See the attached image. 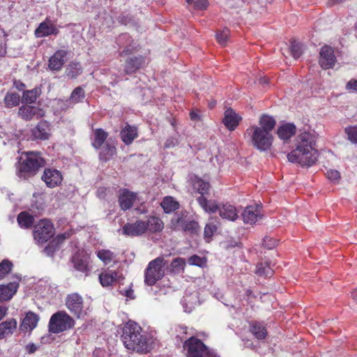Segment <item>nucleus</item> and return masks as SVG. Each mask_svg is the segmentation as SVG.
<instances>
[{"mask_svg": "<svg viewBox=\"0 0 357 357\" xmlns=\"http://www.w3.org/2000/svg\"><path fill=\"white\" fill-rule=\"evenodd\" d=\"M57 29L52 24L43 22L40 24L39 26L35 31V34L38 38L47 36L51 34H57Z\"/></svg>", "mask_w": 357, "mask_h": 357, "instance_id": "obj_28", "label": "nucleus"}, {"mask_svg": "<svg viewBox=\"0 0 357 357\" xmlns=\"http://www.w3.org/2000/svg\"><path fill=\"white\" fill-rule=\"evenodd\" d=\"M74 319L65 311L54 313L49 322V331L53 333H59L70 329L74 326Z\"/></svg>", "mask_w": 357, "mask_h": 357, "instance_id": "obj_8", "label": "nucleus"}, {"mask_svg": "<svg viewBox=\"0 0 357 357\" xmlns=\"http://www.w3.org/2000/svg\"><path fill=\"white\" fill-rule=\"evenodd\" d=\"M108 134L104 130L98 128L94 130V139L92 142L93 146L99 149L107 139Z\"/></svg>", "mask_w": 357, "mask_h": 357, "instance_id": "obj_33", "label": "nucleus"}, {"mask_svg": "<svg viewBox=\"0 0 357 357\" xmlns=\"http://www.w3.org/2000/svg\"><path fill=\"white\" fill-rule=\"evenodd\" d=\"M45 165V159L39 153L28 152L25 158H20L17 166V175L22 179H28L35 176Z\"/></svg>", "mask_w": 357, "mask_h": 357, "instance_id": "obj_4", "label": "nucleus"}, {"mask_svg": "<svg viewBox=\"0 0 357 357\" xmlns=\"http://www.w3.org/2000/svg\"><path fill=\"white\" fill-rule=\"evenodd\" d=\"M97 257L107 265L115 257V255L109 250H100L97 252Z\"/></svg>", "mask_w": 357, "mask_h": 357, "instance_id": "obj_41", "label": "nucleus"}, {"mask_svg": "<svg viewBox=\"0 0 357 357\" xmlns=\"http://www.w3.org/2000/svg\"><path fill=\"white\" fill-rule=\"evenodd\" d=\"M194 188L197 190V192L201 195L200 196L204 197L205 194H207L209 188L210 184L208 182H206L202 179H197L194 182Z\"/></svg>", "mask_w": 357, "mask_h": 357, "instance_id": "obj_40", "label": "nucleus"}, {"mask_svg": "<svg viewBox=\"0 0 357 357\" xmlns=\"http://www.w3.org/2000/svg\"><path fill=\"white\" fill-rule=\"evenodd\" d=\"M69 66L70 68H73L76 70V71H73V70H70L68 73V75L70 76H71L72 77H75V76H77V74L79 73V72L81 70V65L79 63L72 62L70 63Z\"/></svg>", "mask_w": 357, "mask_h": 357, "instance_id": "obj_49", "label": "nucleus"}, {"mask_svg": "<svg viewBox=\"0 0 357 357\" xmlns=\"http://www.w3.org/2000/svg\"><path fill=\"white\" fill-rule=\"evenodd\" d=\"M25 84L22 82H20L19 84H16V88L20 91L23 90Z\"/></svg>", "mask_w": 357, "mask_h": 357, "instance_id": "obj_60", "label": "nucleus"}, {"mask_svg": "<svg viewBox=\"0 0 357 357\" xmlns=\"http://www.w3.org/2000/svg\"><path fill=\"white\" fill-rule=\"evenodd\" d=\"M197 200L206 212L214 213L218 211L222 218L230 221H235L238 218L236 207L229 203L218 204L202 196L197 197Z\"/></svg>", "mask_w": 357, "mask_h": 357, "instance_id": "obj_5", "label": "nucleus"}, {"mask_svg": "<svg viewBox=\"0 0 357 357\" xmlns=\"http://www.w3.org/2000/svg\"><path fill=\"white\" fill-rule=\"evenodd\" d=\"M190 117L192 121H199L201 119L200 116L199 114V112L192 111L190 113Z\"/></svg>", "mask_w": 357, "mask_h": 357, "instance_id": "obj_56", "label": "nucleus"}, {"mask_svg": "<svg viewBox=\"0 0 357 357\" xmlns=\"http://www.w3.org/2000/svg\"><path fill=\"white\" fill-rule=\"evenodd\" d=\"M252 333L259 340L264 339L266 336L265 327L259 323H253L251 328Z\"/></svg>", "mask_w": 357, "mask_h": 357, "instance_id": "obj_39", "label": "nucleus"}, {"mask_svg": "<svg viewBox=\"0 0 357 357\" xmlns=\"http://www.w3.org/2000/svg\"><path fill=\"white\" fill-rule=\"evenodd\" d=\"M47 187L54 188L59 185L62 181L61 173L56 169H46L41 177Z\"/></svg>", "mask_w": 357, "mask_h": 357, "instance_id": "obj_17", "label": "nucleus"}, {"mask_svg": "<svg viewBox=\"0 0 357 357\" xmlns=\"http://www.w3.org/2000/svg\"><path fill=\"white\" fill-rule=\"evenodd\" d=\"M116 42L120 48H123L120 53L121 55L131 54L136 49V46L132 45L131 37L127 33L120 35Z\"/></svg>", "mask_w": 357, "mask_h": 357, "instance_id": "obj_24", "label": "nucleus"}, {"mask_svg": "<svg viewBox=\"0 0 357 357\" xmlns=\"http://www.w3.org/2000/svg\"><path fill=\"white\" fill-rule=\"evenodd\" d=\"M229 31L227 29H224L222 31L217 32L216 39L220 45L225 46L229 38Z\"/></svg>", "mask_w": 357, "mask_h": 357, "instance_id": "obj_44", "label": "nucleus"}, {"mask_svg": "<svg viewBox=\"0 0 357 357\" xmlns=\"http://www.w3.org/2000/svg\"><path fill=\"white\" fill-rule=\"evenodd\" d=\"M241 117L232 109L229 108L225 112L222 122L227 128L231 131L234 130L238 126Z\"/></svg>", "mask_w": 357, "mask_h": 357, "instance_id": "obj_20", "label": "nucleus"}, {"mask_svg": "<svg viewBox=\"0 0 357 357\" xmlns=\"http://www.w3.org/2000/svg\"><path fill=\"white\" fill-rule=\"evenodd\" d=\"M41 93L40 89L34 88L31 90H27L24 91L22 100L24 103H33L34 102Z\"/></svg>", "mask_w": 357, "mask_h": 357, "instance_id": "obj_35", "label": "nucleus"}, {"mask_svg": "<svg viewBox=\"0 0 357 357\" xmlns=\"http://www.w3.org/2000/svg\"><path fill=\"white\" fill-rule=\"evenodd\" d=\"M17 328V321L10 319L0 324V339L13 334Z\"/></svg>", "mask_w": 357, "mask_h": 357, "instance_id": "obj_29", "label": "nucleus"}, {"mask_svg": "<svg viewBox=\"0 0 357 357\" xmlns=\"http://www.w3.org/2000/svg\"><path fill=\"white\" fill-rule=\"evenodd\" d=\"M74 268L86 275H88L91 268L89 266V257L87 255L76 254L72 259Z\"/></svg>", "mask_w": 357, "mask_h": 357, "instance_id": "obj_18", "label": "nucleus"}, {"mask_svg": "<svg viewBox=\"0 0 357 357\" xmlns=\"http://www.w3.org/2000/svg\"><path fill=\"white\" fill-rule=\"evenodd\" d=\"M84 89L82 87L78 86L73 91L70 98L68 100H66V103L68 105L75 104L80 102L82 100L84 99Z\"/></svg>", "mask_w": 357, "mask_h": 357, "instance_id": "obj_37", "label": "nucleus"}, {"mask_svg": "<svg viewBox=\"0 0 357 357\" xmlns=\"http://www.w3.org/2000/svg\"><path fill=\"white\" fill-rule=\"evenodd\" d=\"M346 89L350 91L357 92V79H351L346 85Z\"/></svg>", "mask_w": 357, "mask_h": 357, "instance_id": "obj_54", "label": "nucleus"}, {"mask_svg": "<svg viewBox=\"0 0 357 357\" xmlns=\"http://www.w3.org/2000/svg\"><path fill=\"white\" fill-rule=\"evenodd\" d=\"M122 340L126 349L141 354H146L151 349V343L147 335L142 333V328L134 321H128L124 328Z\"/></svg>", "mask_w": 357, "mask_h": 357, "instance_id": "obj_3", "label": "nucleus"}, {"mask_svg": "<svg viewBox=\"0 0 357 357\" xmlns=\"http://www.w3.org/2000/svg\"><path fill=\"white\" fill-rule=\"evenodd\" d=\"M137 194L128 189L121 190L119 196V202L121 208L123 211L130 209L136 202Z\"/></svg>", "mask_w": 357, "mask_h": 357, "instance_id": "obj_14", "label": "nucleus"}, {"mask_svg": "<svg viewBox=\"0 0 357 357\" xmlns=\"http://www.w3.org/2000/svg\"><path fill=\"white\" fill-rule=\"evenodd\" d=\"M259 82L261 84H267L268 83V78H266V77H261L259 79Z\"/></svg>", "mask_w": 357, "mask_h": 357, "instance_id": "obj_59", "label": "nucleus"}, {"mask_svg": "<svg viewBox=\"0 0 357 357\" xmlns=\"http://www.w3.org/2000/svg\"><path fill=\"white\" fill-rule=\"evenodd\" d=\"M38 347L33 343H31L26 345V349L29 354H33L37 350Z\"/></svg>", "mask_w": 357, "mask_h": 357, "instance_id": "obj_55", "label": "nucleus"}, {"mask_svg": "<svg viewBox=\"0 0 357 357\" xmlns=\"http://www.w3.org/2000/svg\"><path fill=\"white\" fill-rule=\"evenodd\" d=\"M146 227V232L157 233L161 231L164 227L162 221L155 216L150 217L146 221H145Z\"/></svg>", "mask_w": 357, "mask_h": 357, "instance_id": "obj_31", "label": "nucleus"}, {"mask_svg": "<svg viewBox=\"0 0 357 357\" xmlns=\"http://www.w3.org/2000/svg\"><path fill=\"white\" fill-rule=\"evenodd\" d=\"M167 261L163 257H157L149 262L144 274V282L152 286L165 275V267Z\"/></svg>", "mask_w": 357, "mask_h": 357, "instance_id": "obj_6", "label": "nucleus"}, {"mask_svg": "<svg viewBox=\"0 0 357 357\" xmlns=\"http://www.w3.org/2000/svg\"><path fill=\"white\" fill-rule=\"evenodd\" d=\"M243 222L246 224H255L261 219L259 209L252 206H247L242 213Z\"/></svg>", "mask_w": 357, "mask_h": 357, "instance_id": "obj_23", "label": "nucleus"}, {"mask_svg": "<svg viewBox=\"0 0 357 357\" xmlns=\"http://www.w3.org/2000/svg\"><path fill=\"white\" fill-rule=\"evenodd\" d=\"M319 62L324 69H329L334 67L336 58L333 50L331 47L325 45L321 49Z\"/></svg>", "mask_w": 357, "mask_h": 357, "instance_id": "obj_13", "label": "nucleus"}, {"mask_svg": "<svg viewBox=\"0 0 357 357\" xmlns=\"http://www.w3.org/2000/svg\"><path fill=\"white\" fill-rule=\"evenodd\" d=\"M276 124L273 117L264 114L259 118L258 126H252L247 130L251 137V142L257 149L264 151L268 150L273 141L272 130Z\"/></svg>", "mask_w": 357, "mask_h": 357, "instance_id": "obj_2", "label": "nucleus"}, {"mask_svg": "<svg viewBox=\"0 0 357 357\" xmlns=\"http://www.w3.org/2000/svg\"><path fill=\"white\" fill-rule=\"evenodd\" d=\"M187 351V357H217L213 351H211L199 339L191 337L183 344Z\"/></svg>", "mask_w": 357, "mask_h": 357, "instance_id": "obj_7", "label": "nucleus"}, {"mask_svg": "<svg viewBox=\"0 0 357 357\" xmlns=\"http://www.w3.org/2000/svg\"><path fill=\"white\" fill-rule=\"evenodd\" d=\"M162 208L166 213H169L179 207V204L172 197H166L160 204Z\"/></svg>", "mask_w": 357, "mask_h": 357, "instance_id": "obj_34", "label": "nucleus"}, {"mask_svg": "<svg viewBox=\"0 0 357 357\" xmlns=\"http://www.w3.org/2000/svg\"><path fill=\"white\" fill-rule=\"evenodd\" d=\"M348 139L353 143H357V126H351L345 129Z\"/></svg>", "mask_w": 357, "mask_h": 357, "instance_id": "obj_46", "label": "nucleus"}, {"mask_svg": "<svg viewBox=\"0 0 357 357\" xmlns=\"http://www.w3.org/2000/svg\"><path fill=\"white\" fill-rule=\"evenodd\" d=\"M296 132V126L291 123H285L278 128V135L282 140L290 139Z\"/></svg>", "mask_w": 357, "mask_h": 357, "instance_id": "obj_30", "label": "nucleus"}, {"mask_svg": "<svg viewBox=\"0 0 357 357\" xmlns=\"http://www.w3.org/2000/svg\"><path fill=\"white\" fill-rule=\"evenodd\" d=\"M116 153L115 146L107 142L100 152V159L104 161L108 160Z\"/></svg>", "mask_w": 357, "mask_h": 357, "instance_id": "obj_36", "label": "nucleus"}, {"mask_svg": "<svg viewBox=\"0 0 357 357\" xmlns=\"http://www.w3.org/2000/svg\"><path fill=\"white\" fill-rule=\"evenodd\" d=\"M277 241L273 238L265 237L263 241V245L267 249H272L277 245Z\"/></svg>", "mask_w": 357, "mask_h": 357, "instance_id": "obj_51", "label": "nucleus"}, {"mask_svg": "<svg viewBox=\"0 0 357 357\" xmlns=\"http://www.w3.org/2000/svg\"><path fill=\"white\" fill-rule=\"evenodd\" d=\"M356 27H357V22H356Z\"/></svg>", "mask_w": 357, "mask_h": 357, "instance_id": "obj_64", "label": "nucleus"}, {"mask_svg": "<svg viewBox=\"0 0 357 357\" xmlns=\"http://www.w3.org/2000/svg\"><path fill=\"white\" fill-rule=\"evenodd\" d=\"M38 321L39 316L31 311H29L22 320L20 325V330L24 331H32L36 327Z\"/></svg>", "mask_w": 357, "mask_h": 357, "instance_id": "obj_25", "label": "nucleus"}, {"mask_svg": "<svg viewBox=\"0 0 357 357\" xmlns=\"http://www.w3.org/2000/svg\"><path fill=\"white\" fill-rule=\"evenodd\" d=\"M256 273L259 275L267 277L272 274V270L268 266H264L262 264H260L257 267Z\"/></svg>", "mask_w": 357, "mask_h": 357, "instance_id": "obj_47", "label": "nucleus"}, {"mask_svg": "<svg viewBox=\"0 0 357 357\" xmlns=\"http://www.w3.org/2000/svg\"><path fill=\"white\" fill-rule=\"evenodd\" d=\"M135 210L137 211V213H139V214H144V213H146L147 211L146 208L142 206L141 207L136 208Z\"/></svg>", "mask_w": 357, "mask_h": 357, "instance_id": "obj_58", "label": "nucleus"}, {"mask_svg": "<svg viewBox=\"0 0 357 357\" xmlns=\"http://www.w3.org/2000/svg\"><path fill=\"white\" fill-rule=\"evenodd\" d=\"M122 278V274L107 269L99 275V281L103 287H111L116 282Z\"/></svg>", "mask_w": 357, "mask_h": 357, "instance_id": "obj_16", "label": "nucleus"}, {"mask_svg": "<svg viewBox=\"0 0 357 357\" xmlns=\"http://www.w3.org/2000/svg\"><path fill=\"white\" fill-rule=\"evenodd\" d=\"M316 141L314 133L304 132L298 135L295 139V149L287 155L288 160L301 166L310 167L314 165L318 157Z\"/></svg>", "mask_w": 357, "mask_h": 357, "instance_id": "obj_1", "label": "nucleus"}, {"mask_svg": "<svg viewBox=\"0 0 357 357\" xmlns=\"http://www.w3.org/2000/svg\"><path fill=\"white\" fill-rule=\"evenodd\" d=\"M217 229L218 227L215 224L212 222L206 224L204 228V236L206 238L211 237Z\"/></svg>", "mask_w": 357, "mask_h": 357, "instance_id": "obj_48", "label": "nucleus"}, {"mask_svg": "<svg viewBox=\"0 0 357 357\" xmlns=\"http://www.w3.org/2000/svg\"><path fill=\"white\" fill-rule=\"evenodd\" d=\"M144 62V58L142 56H135L127 59L125 64V73H134L140 68Z\"/></svg>", "mask_w": 357, "mask_h": 357, "instance_id": "obj_27", "label": "nucleus"}, {"mask_svg": "<svg viewBox=\"0 0 357 357\" xmlns=\"http://www.w3.org/2000/svg\"><path fill=\"white\" fill-rule=\"evenodd\" d=\"M289 50L292 56L297 59L303 53V45L298 42L293 40L291 42Z\"/></svg>", "mask_w": 357, "mask_h": 357, "instance_id": "obj_42", "label": "nucleus"}, {"mask_svg": "<svg viewBox=\"0 0 357 357\" xmlns=\"http://www.w3.org/2000/svg\"><path fill=\"white\" fill-rule=\"evenodd\" d=\"M17 221L20 227L29 229L33 224L34 218L27 211H22L18 214Z\"/></svg>", "mask_w": 357, "mask_h": 357, "instance_id": "obj_32", "label": "nucleus"}, {"mask_svg": "<svg viewBox=\"0 0 357 357\" xmlns=\"http://www.w3.org/2000/svg\"><path fill=\"white\" fill-rule=\"evenodd\" d=\"M67 51L60 50L56 51L49 60V68L52 70H59L66 62Z\"/></svg>", "mask_w": 357, "mask_h": 357, "instance_id": "obj_22", "label": "nucleus"}, {"mask_svg": "<svg viewBox=\"0 0 357 357\" xmlns=\"http://www.w3.org/2000/svg\"><path fill=\"white\" fill-rule=\"evenodd\" d=\"M41 112V109L38 107L30 105H23L19 108L18 114L25 121H30L33 118H40L42 116Z\"/></svg>", "mask_w": 357, "mask_h": 357, "instance_id": "obj_21", "label": "nucleus"}, {"mask_svg": "<svg viewBox=\"0 0 357 357\" xmlns=\"http://www.w3.org/2000/svg\"><path fill=\"white\" fill-rule=\"evenodd\" d=\"M188 263L190 265L201 266L203 264V259L197 255H193L188 259Z\"/></svg>", "mask_w": 357, "mask_h": 357, "instance_id": "obj_52", "label": "nucleus"}, {"mask_svg": "<svg viewBox=\"0 0 357 357\" xmlns=\"http://www.w3.org/2000/svg\"><path fill=\"white\" fill-rule=\"evenodd\" d=\"M8 308L6 307L0 306V321L6 315Z\"/></svg>", "mask_w": 357, "mask_h": 357, "instance_id": "obj_57", "label": "nucleus"}, {"mask_svg": "<svg viewBox=\"0 0 357 357\" xmlns=\"http://www.w3.org/2000/svg\"><path fill=\"white\" fill-rule=\"evenodd\" d=\"M169 140L168 139L165 144V146L166 147H169L170 146V144H172V141H171V142H169Z\"/></svg>", "mask_w": 357, "mask_h": 357, "instance_id": "obj_62", "label": "nucleus"}, {"mask_svg": "<svg viewBox=\"0 0 357 357\" xmlns=\"http://www.w3.org/2000/svg\"><path fill=\"white\" fill-rule=\"evenodd\" d=\"M208 6L207 0H196L194 2V7L198 10H203L206 8Z\"/></svg>", "mask_w": 357, "mask_h": 357, "instance_id": "obj_53", "label": "nucleus"}, {"mask_svg": "<svg viewBox=\"0 0 357 357\" xmlns=\"http://www.w3.org/2000/svg\"><path fill=\"white\" fill-rule=\"evenodd\" d=\"M121 232L130 237L141 236L146 233L145 221L138 220L133 222H127L123 226Z\"/></svg>", "mask_w": 357, "mask_h": 357, "instance_id": "obj_11", "label": "nucleus"}, {"mask_svg": "<svg viewBox=\"0 0 357 357\" xmlns=\"http://www.w3.org/2000/svg\"><path fill=\"white\" fill-rule=\"evenodd\" d=\"M171 223L172 228L174 230H182L190 235L197 234L200 231V227L197 222L186 220L183 216L173 218Z\"/></svg>", "mask_w": 357, "mask_h": 357, "instance_id": "obj_10", "label": "nucleus"}, {"mask_svg": "<svg viewBox=\"0 0 357 357\" xmlns=\"http://www.w3.org/2000/svg\"><path fill=\"white\" fill-rule=\"evenodd\" d=\"M66 305L70 312L77 318H80L84 314L83 299L78 294L73 293L68 295Z\"/></svg>", "mask_w": 357, "mask_h": 357, "instance_id": "obj_12", "label": "nucleus"}, {"mask_svg": "<svg viewBox=\"0 0 357 357\" xmlns=\"http://www.w3.org/2000/svg\"><path fill=\"white\" fill-rule=\"evenodd\" d=\"M13 263L8 259H3L0 263V280H2L12 270Z\"/></svg>", "mask_w": 357, "mask_h": 357, "instance_id": "obj_43", "label": "nucleus"}, {"mask_svg": "<svg viewBox=\"0 0 357 357\" xmlns=\"http://www.w3.org/2000/svg\"><path fill=\"white\" fill-rule=\"evenodd\" d=\"M20 101V95L16 93H8L4 98V102L7 107L11 108L19 105Z\"/></svg>", "mask_w": 357, "mask_h": 357, "instance_id": "obj_38", "label": "nucleus"}, {"mask_svg": "<svg viewBox=\"0 0 357 357\" xmlns=\"http://www.w3.org/2000/svg\"><path fill=\"white\" fill-rule=\"evenodd\" d=\"M327 178L331 181H337L340 178V174L335 169H328L326 172Z\"/></svg>", "mask_w": 357, "mask_h": 357, "instance_id": "obj_50", "label": "nucleus"}, {"mask_svg": "<svg viewBox=\"0 0 357 357\" xmlns=\"http://www.w3.org/2000/svg\"><path fill=\"white\" fill-rule=\"evenodd\" d=\"M351 296L353 298V299L354 300H357V289H355L352 293H351Z\"/></svg>", "mask_w": 357, "mask_h": 357, "instance_id": "obj_61", "label": "nucleus"}, {"mask_svg": "<svg viewBox=\"0 0 357 357\" xmlns=\"http://www.w3.org/2000/svg\"><path fill=\"white\" fill-rule=\"evenodd\" d=\"M185 265V261L183 258H176L171 263V267L173 270L178 271L183 270Z\"/></svg>", "mask_w": 357, "mask_h": 357, "instance_id": "obj_45", "label": "nucleus"}, {"mask_svg": "<svg viewBox=\"0 0 357 357\" xmlns=\"http://www.w3.org/2000/svg\"><path fill=\"white\" fill-rule=\"evenodd\" d=\"M19 282H11L7 284H0V302L10 301L16 294Z\"/></svg>", "mask_w": 357, "mask_h": 357, "instance_id": "obj_19", "label": "nucleus"}, {"mask_svg": "<svg viewBox=\"0 0 357 357\" xmlns=\"http://www.w3.org/2000/svg\"><path fill=\"white\" fill-rule=\"evenodd\" d=\"M31 134L35 139H48L51 135V128L50 123L46 121H40L38 125L32 129Z\"/></svg>", "mask_w": 357, "mask_h": 357, "instance_id": "obj_15", "label": "nucleus"}, {"mask_svg": "<svg viewBox=\"0 0 357 357\" xmlns=\"http://www.w3.org/2000/svg\"><path fill=\"white\" fill-rule=\"evenodd\" d=\"M122 141L127 145L130 144L137 137V130L135 126L127 124L120 132Z\"/></svg>", "mask_w": 357, "mask_h": 357, "instance_id": "obj_26", "label": "nucleus"}, {"mask_svg": "<svg viewBox=\"0 0 357 357\" xmlns=\"http://www.w3.org/2000/svg\"><path fill=\"white\" fill-rule=\"evenodd\" d=\"M186 1H187V3H188V4H192V3H194V2H195V1H194V0H186Z\"/></svg>", "mask_w": 357, "mask_h": 357, "instance_id": "obj_63", "label": "nucleus"}, {"mask_svg": "<svg viewBox=\"0 0 357 357\" xmlns=\"http://www.w3.org/2000/svg\"><path fill=\"white\" fill-rule=\"evenodd\" d=\"M54 235V228L52 223L46 220H40L34 225L33 236L38 243H44Z\"/></svg>", "mask_w": 357, "mask_h": 357, "instance_id": "obj_9", "label": "nucleus"}]
</instances>
